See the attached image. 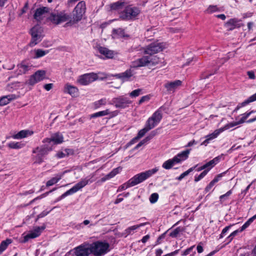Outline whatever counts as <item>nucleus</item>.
Here are the masks:
<instances>
[{
	"label": "nucleus",
	"mask_w": 256,
	"mask_h": 256,
	"mask_svg": "<svg viewBox=\"0 0 256 256\" xmlns=\"http://www.w3.org/2000/svg\"><path fill=\"white\" fill-rule=\"evenodd\" d=\"M86 3L84 1H80L75 7L72 12V20H70L68 22H66L64 26L67 27L71 26L74 24L80 21L86 12Z\"/></svg>",
	"instance_id": "obj_1"
},
{
	"label": "nucleus",
	"mask_w": 256,
	"mask_h": 256,
	"mask_svg": "<svg viewBox=\"0 0 256 256\" xmlns=\"http://www.w3.org/2000/svg\"><path fill=\"white\" fill-rule=\"evenodd\" d=\"M91 254L94 256H102L108 251V243L101 241H96L90 244Z\"/></svg>",
	"instance_id": "obj_2"
},
{
	"label": "nucleus",
	"mask_w": 256,
	"mask_h": 256,
	"mask_svg": "<svg viewBox=\"0 0 256 256\" xmlns=\"http://www.w3.org/2000/svg\"><path fill=\"white\" fill-rule=\"evenodd\" d=\"M158 170L156 168H154L151 170L146 171L144 172L135 175L134 177L129 180L128 182V186H134L150 176Z\"/></svg>",
	"instance_id": "obj_3"
},
{
	"label": "nucleus",
	"mask_w": 256,
	"mask_h": 256,
	"mask_svg": "<svg viewBox=\"0 0 256 256\" xmlns=\"http://www.w3.org/2000/svg\"><path fill=\"white\" fill-rule=\"evenodd\" d=\"M190 152V150H187L178 154L174 156L172 159H170L162 164V168L166 170L171 168L174 164L180 162L182 160H186Z\"/></svg>",
	"instance_id": "obj_4"
},
{
	"label": "nucleus",
	"mask_w": 256,
	"mask_h": 256,
	"mask_svg": "<svg viewBox=\"0 0 256 256\" xmlns=\"http://www.w3.org/2000/svg\"><path fill=\"white\" fill-rule=\"evenodd\" d=\"M42 32L43 29L40 25L37 24L31 28L30 34L32 39L29 44L30 46H34L42 40Z\"/></svg>",
	"instance_id": "obj_5"
},
{
	"label": "nucleus",
	"mask_w": 256,
	"mask_h": 256,
	"mask_svg": "<svg viewBox=\"0 0 256 256\" xmlns=\"http://www.w3.org/2000/svg\"><path fill=\"white\" fill-rule=\"evenodd\" d=\"M92 176H87L86 178L82 179L80 182L77 183L72 188L67 190L64 194H63L60 198H64L68 195L74 194L80 190L82 189V188L85 186L86 184H88L90 182H92V181H90V178Z\"/></svg>",
	"instance_id": "obj_6"
},
{
	"label": "nucleus",
	"mask_w": 256,
	"mask_h": 256,
	"mask_svg": "<svg viewBox=\"0 0 256 256\" xmlns=\"http://www.w3.org/2000/svg\"><path fill=\"white\" fill-rule=\"evenodd\" d=\"M76 256H89L91 254L90 244L85 242L74 248Z\"/></svg>",
	"instance_id": "obj_7"
},
{
	"label": "nucleus",
	"mask_w": 256,
	"mask_h": 256,
	"mask_svg": "<svg viewBox=\"0 0 256 256\" xmlns=\"http://www.w3.org/2000/svg\"><path fill=\"white\" fill-rule=\"evenodd\" d=\"M132 75L130 70H128L124 72L113 75V83H118L113 86L116 88H119L123 82L128 80Z\"/></svg>",
	"instance_id": "obj_8"
},
{
	"label": "nucleus",
	"mask_w": 256,
	"mask_h": 256,
	"mask_svg": "<svg viewBox=\"0 0 256 256\" xmlns=\"http://www.w3.org/2000/svg\"><path fill=\"white\" fill-rule=\"evenodd\" d=\"M70 16L64 12H53L50 17V20L54 24H58L62 22L70 20Z\"/></svg>",
	"instance_id": "obj_9"
},
{
	"label": "nucleus",
	"mask_w": 256,
	"mask_h": 256,
	"mask_svg": "<svg viewBox=\"0 0 256 256\" xmlns=\"http://www.w3.org/2000/svg\"><path fill=\"white\" fill-rule=\"evenodd\" d=\"M98 79L97 74L92 72L80 76L77 80V82L80 85L86 86Z\"/></svg>",
	"instance_id": "obj_10"
},
{
	"label": "nucleus",
	"mask_w": 256,
	"mask_h": 256,
	"mask_svg": "<svg viewBox=\"0 0 256 256\" xmlns=\"http://www.w3.org/2000/svg\"><path fill=\"white\" fill-rule=\"evenodd\" d=\"M140 12V10L138 8L130 6L126 8L124 14L120 16V17L123 19L130 20L136 16Z\"/></svg>",
	"instance_id": "obj_11"
},
{
	"label": "nucleus",
	"mask_w": 256,
	"mask_h": 256,
	"mask_svg": "<svg viewBox=\"0 0 256 256\" xmlns=\"http://www.w3.org/2000/svg\"><path fill=\"white\" fill-rule=\"evenodd\" d=\"M164 48V46L162 43L154 42L148 45L144 50V54L153 55L156 53L160 52Z\"/></svg>",
	"instance_id": "obj_12"
},
{
	"label": "nucleus",
	"mask_w": 256,
	"mask_h": 256,
	"mask_svg": "<svg viewBox=\"0 0 256 256\" xmlns=\"http://www.w3.org/2000/svg\"><path fill=\"white\" fill-rule=\"evenodd\" d=\"M45 75L46 72L44 70H38L33 75L30 76V78L26 82V83L30 86H34L36 83L44 80Z\"/></svg>",
	"instance_id": "obj_13"
},
{
	"label": "nucleus",
	"mask_w": 256,
	"mask_h": 256,
	"mask_svg": "<svg viewBox=\"0 0 256 256\" xmlns=\"http://www.w3.org/2000/svg\"><path fill=\"white\" fill-rule=\"evenodd\" d=\"M162 118V111L158 109L153 114L151 117L148 118L146 123L152 126V129L160 121Z\"/></svg>",
	"instance_id": "obj_14"
},
{
	"label": "nucleus",
	"mask_w": 256,
	"mask_h": 256,
	"mask_svg": "<svg viewBox=\"0 0 256 256\" xmlns=\"http://www.w3.org/2000/svg\"><path fill=\"white\" fill-rule=\"evenodd\" d=\"M64 142V138L60 132H56L52 135L50 138H46L43 140V143L50 144L51 142H53L54 144H60Z\"/></svg>",
	"instance_id": "obj_15"
},
{
	"label": "nucleus",
	"mask_w": 256,
	"mask_h": 256,
	"mask_svg": "<svg viewBox=\"0 0 256 256\" xmlns=\"http://www.w3.org/2000/svg\"><path fill=\"white\" fill-rule=\"evenodd\" d=\"M94 49L97 52L102 54L106 58H112V52L107 48L102 46L100 44H96L94 47Z\"/></svg>",
	"instance_id": "obj_16"
},
{
	"label": "nucleus",
	"mask_w": 256,
	"mask_h": 256,
	"mask_svg": "<svg viewBox=\"0 0 256 256\" xmlns=\"http://www.w3.org/2000/svg\"><path fill=\"white\" fill-rule=\"evenodd\" d=\"M256 111L252 110L250 112H249L245 113L242 114V117L240 119V120L238 122H230V124H228L227 125H226L224 127L226 129L229 128H232L233 126H236L237 125H238L240 124H243L245 122L246 120L254 112H255Z\"/></svg>",
	"instance_id": "obj_17"
},
{
	"label": "nucleus",
	"mask_w": 256,
	"mask_h": 256,
	"mask_svg": "<svg viewBox=\"0 0 256 256\" xmlns=\"http://www.w3.org/2000/svg\"><path fill=\"white\" fill-rule=\"evenodd\" d=\"M256 219V214L250 218L248 220L245 222V224L238 230H236L233 232L229 236V238H230V240H232L233 238L238 232H242L250 224Z\"/></svg>",
	"instance_id": "obj_18"
},
{
	"label": "nucleus",
	"mask_w": 256,
	"mask_h": 256,
	"mask_svg": "<svg viewBox=\"0 0 256 256\" xmlns=\"http://www.w3.org/2000/svg\"><path fill=\"white\" fill-rule=\"evenodd\" d=\"M64 92L68 94L73 97H76L78 94V88L70 84H65L64 88Z\"/></svg>",
	"instance_id": "obj_19"
},
{
	"label": "nucleus",
	"mask_w": 256,
	"mask_h": 256,
	"mask_svg": "<svg viewBox=\"0 0 256 256\" xmlns=\"http://www.w3.org/2000/svg\"><path fill=\"white\" fill-rule=\"evenodd\" d=\"M49 11V8L48 7H42L37 8L34 15V18L37 21H40L43 17L44 15L48 12Z\"/></svg>",
	"instance_id": "obj_20"
},
{
	"label": "nucleus",
	"mask_w": 256,
	"mask_h": 256,
	"mask_svg": "<svg viewBox=\"0 0 256 256\" xmlns=\"http://www.w3.org/2000/svg\"><path fill=\"white\" fill-rule=\"evenodd\" d=\"M52 150L51 146L44 144L40 147H37L33 150V153H39L40 155L43 156L46 155L48 152Z\"/></svg>",
	"instance_id": "obj_21"
},
{
	"label": "nucleus",
	"mask_w": 256,
	"mask_h": 256,
	"mask_svg": "<svg viewBox=\"0 0 256 256\" xmlns=\"http://www.w3.org/2000/svg\"><path fill=\"white\" fill-rule=\"evenodd\" d=\"M182 85V81L180 80H176L174 82H168L165 84L164 86L166 88V90L170 92H174L177 89L179 86Z\"/></svg>",
	"instance_id": "obj_22"
},
{
	"label": "nucleus",
	"mask_w": 256,
	"mask_h": 256,
	"mask_svg": "<svg viewBox=\"0 0 256 256\" xmlns=\"http://www.w3.org/2000/svg\"><path fill=\"white\" fill-rule=\"evenodd\" d=\"M242 24L238 23V20L236 18L230 20L225 24V26L228 30H232L236 28H240Z\"/></svg>",
	"instance_id": "obj_23"
},
{
	"label": "nucleus",
	"mask_w": 256,
	"mask_h": 256,
	"mask_svg": "<svg viewBox=\"0 0 256 256\" xmlns=\"http://www.w3.org/2000/svg\"><path fill=\"white\" fill-rule=\"evenodd\" d=\"M130 102L124 98H115L114 100H113V104H114L116 108H124L128 104H130Z\"/></svg>",
	"instance_id": "obj_24"
},
{
	"label": "nucleus",
	"mask_w": 256,
	"mask_h": 256,
	"mask_svg": "<svg viewBox=\"0 0 256 256\" xmlns=\"http://www.w3.org/2000/svg\"><path fill=\"white\" fill-rule=\"evenodd\" d=\"M18 98L15 94H10L2 97L0 99V106H4L8 104L10 101L16 100Z\"/></svg>",
	"instance_id": "obj_25"
},
{
	"label": "nucleus",
	"mask_w": 256,
	"mask_h": 256,
	"mask_svg": "<svg viewBox=\"0 0 256 256\" xmlns=\"http://www.w3.org/2000/svg\"><path fill=\"white\" fill-rule=\"evenodd\" d=\"M148 62V56H144L136 61L135 64L136 66H149Z\"/></svg>",
	"instance_id": "obj_26"
},
{
	"label": "nucleus",
	"mask_w": 256,
	"mask_h": 256,
	"mask_svg": "<svg viewBox=\"0 0 256 256\" xmlns=\"http://www.w3.org/2000/svg\"><path fill=\"white\" fill-rule=\"evenodd\" d=\"M32 132L28 130H22L14 135L13 138L15 139H20L26 137L28 135H32Z\"/></svg>",
	"instance_id": "obj_27"
},
{
	"label": "nucleus",
	"mask_w": 256,
	"mask_h": 256,
	"mask_svg": "<svg viewBox=\"0 0 256 256\" xmlns=\"http://www.w3.org/2000/svg\"><path fill=\"white\" fill-rule=\"evenodd\" d=\"M66 171H64L63 173L60 174H58L56 176V177L52 178L50 180H48L46 184L47 186H52L54 184L56 183L58 181H59L62 178V177L64 174H65Z\"/></svg>",
	"instance_id": "obj_28"
},
{
	"label": "nucleus",
	"mask_w": 256,
	"mask_h": 256,
	"mask_svg": "<svg viewBox=\"0 0 256 256\" xmlns=\"http://www.w3.org/2000/svg\"><path fill=\"white\" fill-rule=\"evenodd\" d=\"M31 65L30 64H26L24 62H22L21 64L18 65L19 72L22 74H25L31 68Z\"/></svg>",
	"instance_id": "obj_29"
},
{
	"label": "nucleus",
	"mask_w": 256,
	"mask_h": 256,
	"mask_svg": "<svg viewBox=\"0 0 256 256\" xmlns=\"http://www.w3.org/2000/svg\"><path fill=\"white\" fill-rule=\"evenodd\" d=\"M146 224V223H142V224H140L134 225V226H133L128 228L125 230L126 236H128L129 234H132L134 230L138 229V228H139L142 226H144Z\"/></svg>",
	"instance_id": "obj_30"
},
{
	"label": "nucleus",
	"mask_w": 256,
	"mask_h": 256,
	"mask_svg": "<svg viewBox=\"0 0 256 256\" xmlns=\"http://www.w3.org/2000/svg\"><path fill=\"white\" fill-rule=\"evenodd\" d=\"M220 159V156L216 157L214 158L213 160H210L205 164H204V166L205 167V168H208L207 170L208 171L209 170H210L216 164H217Z\"/></svg>",
	"instance_id": "obj_31"
},
{
	"label": "nucleus",
	"mask_w": 256,
	"mask_h": 256,
	"mask_svg": "<svg viewBox=\"0 0 256 256\" xmlns=\"http://www.w3.org/2000/svg\"><path fill=\"white\" fill-rule=\"evenodd\" d=\"M156 134V132L155 131H152L151 132V133L147 136L146 138H145L142 140L136 146V148H138L142 146L143 144L146 143L150 140Z\"/></svg>",
	"instance_id": "obj_32"
},
{
	"label": "nucleus",
	"mask_w": 256,
	"mask_h": 256,
	"mask_svg": "<svg viewBox=\"0 0 256 256\" xmlns=\"http://www.w3.org/2000/svg\"><path fill=\"white\" fill-rule=\"evenodd\" d=\"M12 242V240L8 238L1 242L0 244V254L6 249L8 246L11 244Z\"/></svg>",
	"instance_id": "obj_33"
},
{
	"label": "nucleus",
	"mask_w": 256,
	"mask_h": 256,
	"mask_svg": "<svg viewBox=\"0 0 256 256\" xmlns=\"http://www.w3.org/2000/svg\"><path fill=\"white\" fill-rule=\"evenodd\" d=\"M224 130V128H220L215 130L212 133L207 135L206 138H208L210 140L216 138L220 132Z\"/></svg>",
	"instance_id": "obj_34"
},
{
	"label": "nucleus",
	"mask_w": 256,
	"mask_h": 256,
	"mask_svg": "<svg viewBox=\"0 0 256 256\" xmlns=\"http://www.w3.org/2000/svg\"><path fill=\"white\" fill-rule=\"evenodd\" d=\"M152 129V126H150L146 123V126L144 128L142 129L139 131L136 138H142L146 134V132H147L148 131Z\"/></svg>",
	"instance_id": "obj_35"
},
{
	"label": "nucleus",
	"mask_w": 256,
	"mask_h": 256,
	"mask_svg": "<svg viewBox=\"0 0 256 256\" xmlns=\"http://www.w3.org/2000/svg\"><path fill=\"white\" fill-rule=\"evenodd\" d=\"M148 57L149 66H154L158 64L160 62L159 58L156 56L150 55Z\"/></svg>",
	"instance_id": "obj_36"
},
{
	"label": "nucleus",
	"mask_w": 256,
	"mask_h": 256,
	"mask_svg": "<svg viewBox=\"0 0 256 256\" xmlns=\"http://www.w3.org/2000/svg\"><path fill=\"white\" fill-rule=\"evenodd\" d=\"M126 3L121 0L113 4V10H118L126 6Z\"/></svg>",
	"instance_id": "obj_37"
},
{
	"label": "nucleus",
	"mask_w": 256,
	"mask_h": 256,
	"mask_svg": "<svg viewBox=\"0 0 256 256\" xmlns=\"http://www.w3.org/2000/svg\"><path fill=\"white\" fill-rule=\"evenodd\" d=\"M256 100V93L252 96H250L248 99L244 100L240 104V106H238L237 109H238L240 107L244 106L250 102H253Z\"/></svg>",
	"instance_id": "obj_38"
},
{
	"label": "nucleus",
	"mask_w": 256,
	"mask_h": 256,
	"mask_svg": "<svg viewBox=\"0 0 256 256\" xmlns=\"http://www.w3.org/2000/svg\"><path fill=\"white\" fill-rule=\"evenodd\" d=\"M185 230L184 228L178 227L170 233V236L172 238H176L178 234Z\"/></svg>",
	"instance_id": "obj_39"
},
{
	"label": "nucleus",
	"mask_w": 256,
	"mask_h": 256,
	"mask_svg": "<svg viewBox=\"0 0 256 256\" xmlns=\"http://www.w3.org/2000/svg\"><path fill=\"white\" fill-rule=\"evenodd\" d=\"M110 113V110H102L100 112H96L94 114H93L90 115V118H97L99 116H106L108 114Z\"/></svg>",
	"instance_id": "obj_40"
},
{
	"label": "nucleus",
	"mask_w": 256,
	"mask_h": 256,
	"mask_svg": "<svg viewBox=\"0 0 256 256\" xmlns=\"http://www.w3.org/2000/svg\"><path fill=\"white\" fill-rule=\"evenodd\" d=\"M48 52V50H44L41 49H37L35 50L36 55L34 56V58H40L45 56Z\"/></svg>",
	"instance_id": "obj_41"
},
{
	"label": "nucleus",
	"mask_w": 256,
	"mask_h": 256,
	"mask_svg": "<svg viewBox=\"0 0 256 256\" xmlns=\"http://www.w3.org/2000/svg\"><path fill=\"white\" fill-rule=\"evenodd\" d=\"M38 236V234H35V233L33 231H32L29 234H28L24 236V242H28L29 239L34 238H37Z\"/></svg>",
	"instance_id": "obj_42"
},
{
	"label": "nucleus",
	"mask_w": 256,
	"mask_h": 256,
	"mask_svg": "<svg viewBox=\"0 0 256 256\" xmlns=\"http://www.w3.org/2000/svg\"><path fill=\"white\" fill-rule=\"evenodd\" d=\"M36 155L34 158V164H40L44 162V156L39 153H36Z\"/></svg>",
	"instance_id": "obj_43"
},
{
	"label": "nucleus",
	"mask_w": 256,
	"mask_h": 256,
	"mask_svg": "<svg viewBox=\"0 0 256 256\" xmlns=\"http://www.w3.org/2000/svg\"><path fill=\"white\" fill-rule=\"evenodd\" d=\"M219 8L217 7L216 6H212L210 5L208 6V8L206 10L205 12L207 14H211L215 12L219 11Z\"/></svg>",
	"instance_id": "obj_44"
},
{
	"label": "nucleus",
	"mask_w": 256,
	"mask_h": 256,
	"mask_svg": "<svg viewBox=\"0 0 256 256\" xmlns=\"http://www.w3.org/2000/svg\"><path fill=\"white\" fill-rule=\"evenodd\" d=\"M232 190H230L226 194L220 196V203H222L224 200L228 199V197L232 194Z\"/></svg>",
	"instance_id": "obj_45"
},
{
	"label": "nucleus",
	"mask_w": 256,
	"mask_h": 256,
	"mask_svg": "<svg viewBox=\"0 0 256 256\" xmlns=\"http://www.w3.org/2000/svg\"><path fill=\"white\" fill-rule=\"evenodd\" d=\"M195 168L196 166L191 168L182 174L180 175V176L178 178V180H182L183 178H184L186 176H188L190 172H192L194 169Z\"/></svg>",
	"instance_id": "obj_46"
},
{
	"label": "nucleus",
	"mask_w": 256,
	"mask_h": 256,
	"mask_svg": "<svg viewBox=\"0 0 256 256\" xmlns=\"http://www.w3.org/2000/svg\"><path fill=\"white\" fill-rule=\"evenodd\" d=\"M22 144L19 142H12L8 144V147L11 148H22Z\"/></svg>",
	"instance_id": "obj_47"
},
{
	"label": "nucleus",
	"mask_w": 256,
	"mask_h": 256,
	"mask_svg": "<svg viewBox=\"0 0 256 256\" xmlns=\"http://www.w3.org/2000/svg\"><path fill=\"white\" fill-rule=\"evenodd\" d=\"M158 194L157 193H153L150 196V201L151 203L154 204L158 200Z\"/></svg>",
	"instance_id": "obj_48"
},
{
	"label": "nucleus",
	"mask_w": 256,
	"mask_h": 256,
	"mask_svg": "<svg viewBox=\"0 0 256 256\" xmlns=\"http://www.w3.org/2000/svg\"><path fill=\"white\" fill-rule=\"evenodd\" d=\"M45 228V226H36L32 231L35 233V234H38V236L44 230Z\"/></svg>",
	"instance_id": "obj_49"
},
{
	"label": "nucleus",
	"mask_w": 256,
	"mask_h": 256,
	"mask_svg": "<svg viewBox=\"0 0 256 256\" xmlns=\"http://www.w3.org/2000/svg\"><path fill=\"white\" fill-rule=\"evenodd\" d=\"M208 170H204L198 176H196L194 178V181L197 182L202 178L208 173Z\"/></svg>",
	"instance_id": "obj_50"
},
{
	"label": "nucleus",
	"mask_w": 256,
	"mask_h": 256,
	"mask_svg": "<svg viewBox=\"0 0 256 256\" xmlns=\"http://www.w3.org/2000/svg\"><path fill=\"white\" fill-rule=\"evenodd\" d=\"M142 89H137L132 91L130 94V96L131 97H136L138 96L141 93Z\"/></svg>",
	"instance_id": "obj_51"
},
{
	"label": "nucleus",
	"mask_w": 256,
	"mask_h": 256,
	"mask_svg": "<svg viewBox=\"0 0 256 256\" xmlns=\"http://www.w3.org/2000/svg\"><path fill=\"white\" fill-rule=\"evenodd\" d=\"M124 31L122 29L120 28L118 30H113V34H117L120 37H124Z\"/></svg>",
	"instance_id": "obj_52"
},
{
	"label": "nucleus",
	"mask_w": 256,
	"mask_h": 256,
	"mask_svg": "<svg viewBox=\"0 0 256 256\" xmlns=\"http://www.w3.org/2000/svg\"><path fill=\"white\" fill-rule=\"evenodd\" d=\"M18 83H12L11 84H8L6 86V90L8 91L11 92L12 90L16 89L17 88V84Z\"/></svg>",
	"instance_id": "obj_53"
},
{
	"label": "nucleus",
	"mask_w": 256,
	"mask_h": 256,
	"mask_svg": "<svg viewBox=\"0 0 256 256\" xmlns=\"http://www.w3.org/2000/svg\"><path fill=\"white\" fill-rule=\"evenodd\" d=\"M122 170V166H118V168L113 169V177L116 175L120 173Z\"/></svg>",
	"instance_id": "obj_54"
},
{
	"label": "nucleus",
	"mask_w": 256,
	"mask_h": 256,
	"mask_svg": "<svg viewBox=\"0 0 256 256\" xmlns=\"http://www.w3.org/2000/svg\"><path fill=\"white\" fill-rule=\"evenodd\" d=\"M216 72V70L214 72H212V73H208L207 72H204L202 74L201 78L202 79L208 78H209L210 76L214 74Z\"/></svg>",
	"instance_id": "obj_55"
},
{
	"label": "nucleus",
	"mask_w": 256,
	"mask_h": 256,
	"mask_svg": "<svg viewBox=\"0 0 256 256\" xmlns=\"http://www.w3.org/2000/svg\"><path fill=\"white\" fill-rule=\"evenodd\" d=\"M130 186H128V182H126L124 184L120 186L118 189L117 191L120 192V191L124 190L126 188H130Z\"/></svg>",
	"instance_id": "obj_56"
},
{
	"label": "nucleus",
	"mask_w": 256,
	"mask_h": 256,
	"mask_svg": "<svg viewBox=\"0 0 256 256\" xmlns=\"http://www.w3.org/2000/svg\"><path fill=\"white\" fill-rule=\"evenodd\" d=\"M150 99V98L148 96H143L141 98L138 102V104H141L142 103L146 101H148Z\"/></svg>",
	"instance_id": "obj_57"
},
{
	"label": "nucleus",
	"mask_w": 256,
	"mask_h": 256,
	"mask_svg": "<svg viewBox=\"0 0 256 256\" xmlns=\"http://www.w3.org/2000/svg\"><path fill=\"white\" fill-rule=\"evenodd\" d=\"M112 172H110L106 176H105L102 178L100 181L101 182H104V181H106V180H108V179H110L112 178Z\"/></svg>",
	"instance_id": "obj_58"
},
{
	"label": "nucleus",
	"mask_w": 256,
	"mask_h": 256,
	"mask_svg": "<svg viewBox=\"0 0 256 256\" xmlns=\"http://www.w3.org/2000/svg\"><path fill=\"white\" fill-rule=\"evenodd\" d=\"M64 152L66 156H68L70 155H72L74 154V152L73 150L66 148L64 150Z\"/></svg>",
	"instance_id": "obj_59"
},
{
	"label": "nucleus",
	"mask_w": 256,
	"mask_h": 256,
	"mask_svg": "<svg viewBox=\"0 0 256 256\" xmlns=\"http://www.w3.org/2000/svg\"><path fill=\"white\" fill-rule=\"evenodd\" d=\"M194 246H192L191 247L187 248L186 250L183 254H182V256H186L190 254V252L192 250V249L194 248Z\"/></svg>",
	"instance_id": "obj_60"
},
{
	"label": "nucleus",
	"mask_w": 256,
	"mask_h": 256,
	"mask_svg": "<svg viewBox=\"0 0 256 256\" xmlns=\"http://www.w3.org/2000/svg\"><path fill=\"white\" fill-rule=\"evenodd\" d=\"M247 74L249 78L254 80L255 78V74L253 71H248Z\"/></svg>",
	"instance_id": "obj_61"
},
{
	"label": "nucleus",
	"mask_w": 256,
	"mask_h": 256,
	"mask_svg": "<svg viewBox=\"0 0 256 256\" xmlns=\"http://www.w3.org/2000/svg\"><path fill=\"white\" fill-rule=\"evenodd\" d=\"M50 210L48 211V212L43 211L40 214H39L38 216V218H43V217L45 216L50 212Z\"/></svg>",
	"instance_id": "obj_62"
},
{
	"label": "nucleus",
	"mask_w": 256,
	"mask_h": 256,
	"mask_svg": "<svg viewBox=\"0 0 256 256\" xmlns=\"http://www.w3.org/2000/svg\"><path fill=\"white\" fill-rule=\"evenodd\" d=\"M52 86H53L52 84H45L44 86V88L45 90L48 91L52 88Z\"/></svg>",
	"instance_id": "obj_63"
},
{
	"label": "nucleus",
	"mask_w": 256,
	"mask_h": 256,
	"mask_svg": "<svg viewBox=\"0 0 256 256\" xmlns=\"http://www.w3.org/2000/svg\"><path fill=\"white\" fill-rule=\"evenodd\" d=\"M56 156L58 158H62L64 156H66L65 154L64 151V152H59L57 153Z\"/></svg>",
	"instance_id": "obj_64"
}]
</instances>
